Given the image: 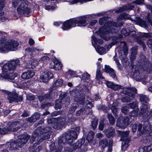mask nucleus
<instances>
[{
  "instance_id": "f257e3e1",
  "label": "nucleus",
  "mask_w": 152,
  "mask_h": 152,
  "mask_svg": "<svg viewBox=\"0 0 152 152\" xmlns=\"http://www.w3.org/2000/svg\"><path fill=\"white\" fill-rule=\"evenodd\" d=\"M41 128L38 127L32 135L30 140L31 143L33 142L35 140L36 142L34 144L32 148V152H39L40 150L42 148L41 146H39L37 148L36 147L44 139H48L50 137L51 134V128L49 127H46L45 129H42L41 131L40 130Z\"/></svg>"
},
{
  "instance_id": "f03ea898",
  "label": "nucleus",
  "mask_w": 152,
  "mask_h": 152,
  "mask_svg": "<svg viewBox=\"0 0 152 152\" xmlns=\"http://www.w3.org/2000/svg\"><path fill=\"white\" fill-rule=\"evenodd\" d=\"M20 64V61L18 59L8 61L2 67L1 76L9 80L14 79L17 76V74L13 72V71Z\"/></svg>"
},
{
  "instance_id": "7ed1b4c3",
  "label": "nucleus",
  "mask_w": 152,
  "mask_h": 152,
  "mask_svg": "<svg viewBox=\"0 0 152 152\" xmlns=\"http://www.w3.org/2000/svg\"><path fill=\"white\" fill-rule=\"evenodd\" d=\"M119 26L112 21H108L106 23L104 27L99 29V34L101 37L106 40L111 38L113 33L116 32L115 29Z\"/></svg>"
},
{
  "instance_id": "20e7f679",
  "label": "nucleus",
  "mask_w": 152,
  "mask_h": 152,
  "mask_svg": "<svg viewBox=\"0 0 152 152\" xmlns=\"http://www.w3.org/2000/svg\"><path fill=\"white\" fill-rule=\"evenodd\" d=\"M19 43L17 41L8 39L5 37L0 38V53H5L17 49Z\"/></svg>"
},
{
  "instance_id": "39448f33",
  "label": "nucleus",
  "mask_w": 152,
  "mask_h": 152,
  "mask_svg": "<svg viewBox=\"0 0 152 152\" xmlns=\"http://www.w3.org/2000/svg\"><path fill=\"white\" fill-rule=\"evenodd\" d=\"M87 16H81L75 19L64 22L61 27L63 30H67L76 26H84L87 25Z\"/></svg>"
},
{
  "instance_id": "423d86ee",
  "label": "nucleus",
  "mask_w": 152,
  "mask_h": 152,
  "mask_svg": "<svg viewBox=\"0 0 152 152\" xmlns=\"http://www.w3.org/2000/svg\"><path fill=\"white\" fill-rule=\"evenodd\" d=\"M134 66L132 68V72H134V77L135 79L138 81L144 80L147 78V76L144 77L141 72L142 71L148 72V73L152 72V66L151 64L149 62L144 63V64L139 67L137 69L135 70Z\"/></svg>"
},
{
  "instance_id": "0eeeda50",
  "label": "nucleus",
  "mask_w": 152,
  "mask_h": 152,
  "mask_svg": "<svg viewBox=\"0 0 152 152\" xmlns=\"http://www.w3.org/2000/svg\"><path fill=\"white\" fill-rule=\"evenodd\" d=\"M12 2L13 6L16 7L20 1L21 2L20 4L17 8V11L18 14L20 16H26L28 17L30 13V10L28 7L27 1L26 0H15Z\"/></svg>"
},
{
  "instance_id": "6e6552de",
  "label": "nucleus",
  "mask_w": 152,
  "mask_h": 152,
  "mask_svg": "<svg viewBox=\"0 0 152 152\" xmlns=\"http://www.w3.org/2000/svg\"><path fill=\"white\" fill-rule=\"evenodd\" d=\"M73 92L74 95V99L75 101L78 102L80 104L83 105L87 108H91L93 107V104L91 102L87 100H84V98L83 94H81L78 91Z\"/></svg>"
},
{
  "instance_id": "1a4fd4ad",
  "label": "nucleus",
  "mask_w": 152,
  "mask_h": 152,
  "mask_svg": "<svg viewBox=\"0 0 152 152\" xmlns=\"http://www.w3.org/2000/svg\"><path fill=\"white\" fill-rule=\"evenodd\" d=\"M118 133V135L121 137V140L122 141L121 148L122 150L124 151L128 147V143L129 140L127 137L129 134V131L123 132L119 130L117 131Z\"/></svg>"
},
{
  "instance_id": "9d476101",
  "label": "nucleus",
  "mask_w": 152,
  "mask_h": 152,
  "mask_svg": "<svg viewBox=\"0 0 152 152\" xmlns=\"http://www.w3.org/2000/svg\"><path fill=\"white\" fill-rule=\"evenodd\" d=\"M9 125V129H0V134H4L8 132L9 131L11 132H15L20 129L21 127V125L18 121H16L12 123H8Z\"/></svg>"
},
{
  "instance_id": "9b49d317",
  "label": "nucleus",
  "mask_w": 152,
  "mask_h": 152,
  "mask_svg": "<svg viewBox=\"0 0 152 152\" xmlns=\"http://www.w3.org/2000/svg\"><path fill=\"white\" fill-rule=\"evenodd\" d=\"M4 92L7 95V98L10 103H12L14 102H19L22 100V97L18 96L15 92L11 93L7 91H4Z\"/></svg>"
},
{
  "instance_id": "f8f14e48",
  "label": "nucleus",
  "mask_w": 152,
  "mask_h": 152,
  "mask_svg": "<svg viewBox=\"0 0 152 152\" xmlns=\"http://www.w3.org/2000/svg\"><path fill=\"white\" fill-rule=\"evenodd\" d=\"M77 137V133L76 132L73 130H71L65 135V142L67 144L71 143L73 142V139H76Z\"/></svg>"
},
{
  "instance_id": "ddd939ff",
  "label": "nucleus",
  "mask_w": 152,
  "mask_h": 152,
  "mask_svg": "<svg viewBox=\"0 0 152 152\" xmlns=\"http://www.w3.org/2000/svg\"><path fill=\"white\" fill-rule=\"evenodd\" d=\"M137 127L138 131L141 133L146 132L150 135L152 136V126L149 124L148 122H147L144 126L142 131V125L141 124H139L137 125Z\"/></svg>"
},
{
  "instance_id": "4468645a",
  "label": "nucleus",
  "mask_w": 152,
  "mask_h": 152,
  "mask_svg": "<svg viewBox=\"0 0 152 152\" xmlns=\"http://www.w3.org/2000/svg\"><path fill=\"white\" fill-rule=\"evenodd\" d=\"M129 120L127 117L124 118L121 116L117 120V126L121 129H124L128 125V121Z\"/></svg>"
},
{
  "instance_id": "2eb2a0df",
  "label": "nucleus",
  "mask_w": 152,
  "mask_h": 152,
  "mask_svg": "<svg viewBox=\"0 0 152 152\" xmlns=\"http://www.w3.org/2000/svg\"><path fill=\"white\" fill-rule=\"evenodd\" d=\"M18 139L17 140V142L19 143V145L22 146L25 144L30 138V136L26 133H24L18 137Z\"/></svg>"
},
{
  "instance_id": "dca6fc26",
  "label": "nucleus",
  "mask_w": 152,
  "mask_h": 152,
  "mask_svg": "<svg viewBox=\"0 0 152 152\" xmlns=\"http://www.w3.org/2000/svg\"><path fill=\"white\" fill-rule=\"evenodd\" d=\"M53 77V75L50 72L46 71L42 72L40 76V78L44 83H46Z\"/></svg>"
},
{
  "instance_id": "f3484780",
  "label": "nucleus",
  "mask_w": 152,
  "mask_h": 152,
  "mask_svg": "<svg viewBox=\"0 0 152 152\" xmlns=\"http://www.w3.org/2000/svg\"><path fill=\"white\" fill-rule=\"evenodd\" d=\"M55 124H53V127L55 129H61L65 124V119L64 118H56Z\"/></svg>"
},
{
  "instance_id": "a211bd4d",
  "label": "nucleus",
  "mask_w": 152,
  "mask_h": 152,
  "mask_svg": "<svg viewBox=\"0 0 152 152\" xmlns=\"http://www.w3.org/2000/svg\"><path fill=\"white\" fill-rule=\"evenodd\" d=\"M121 44V47H123L124 48V54L123 55H121L119 54V57L124 62H126L127 61V59L126 56L127 54L128 50L126 46V43L125 42H120Z\"/></svg>"
},
{
  "instance_id": "6ab92c4d",
  "label": "nucleus",
  "mask_w": 152,
  "mask_h": 152,
  "mask_svg": "<svg viewBox=\"0 0 152 152\" xmlns=\"http://www.w3.org/2000/svg\"><path fill=\"white\" fill-rule=\"evenodd\" d=\"M84 142V141L82 139L79 140L76 143L73 145L72 147L74 149H76L78 148V151L77 152H85L87 150V148L86 146H83V150L82 151L81 150L79 149V148L81 147L82 145Z\"/></svg>"
},
{
  "instance_id": "aec40b11",
  "label": "nucleus",
  "mask_w": 152,
  "mask_h": 152,
  "mask_svg": "<svg viewBox=\"0 0 152 152\" xmlns=\"http://www.w3.org/2000/svg\"><path fill=\"white\" fill-rule=\"evenodd\" d=\"M148 107L147 103L142 104L140 107V114L144 117H147L148 113Z\"/></svg>"
},
{
  "instance_id": "412c9836",
  "label": "nucleus",
  "mask_w": 152,
  "mask_h": 152,
  "mask_svg": "<svg viewBox=\"0 0 152 152\" xmlns=\"http://www.w3.org/2000/svg\"><path fill=\"white\" fill-rule=\"evenodd\" d=\"M94 133L92 131L89 132L87 135V140L91 146L94 145L96 143V140L94 139Z\"/></svg>"
},
{
  "instance_id": "4be33fe9",
  "label": "nucleus",
  "mask_w": 152,
  "mask_h": 152,
  "mask_svg": "<svg viewBox=\"0 0 152 152\" xmlns=\"http://www.w3.org/2000/svg\"><path fill=\"white\" fill-rule=\"evenodd\" d=\"M64 139H59L58 140V150L56 152H61V151L62 150V146L64 144V142L62 140ZM72 150L70 149L69 147H66L64 148V150L63 152H71Z\"/></svg>"
},
{
  "instance_id": "5701e85b",
  "label": "nucleus",
  "mask_w": 152,
  "mask_h": 152,
  "mask_svg": "<svg viewBox=\"0 0 152 152\" xmlns=\"http://www.w3.org/2000/svg\"><path fill=\"white\" fill-rule=\"evenodd\" d=\"M34 74V72L33 71L28 70L22 74L21 77L23 79H28L32 77Z\"/></svg>"
},
{
  "instance_id": "b1692460",
  "label": "nucleus",
  "mask_w": 152,
  "mask_h": 152,
  "mask_svg": "<svg viewBox=\"0 0 152 152\" xmlns=\"http://www.w3.org/2000/svg\"><path fill=\"white\" fill-rule=\"evenodd\" d=\"M19 145V143H18L17 140L16 141L12 142L11 143L8 142L6 145L7 147L9 149L12 150L21 148V146L20 145Z\"/></svg>"
},
{
  "instance_id": "393cba45",
  "label": "nucleus",
  "mask_w": 152,
  "mask_h": 152,
  "mask_svg": "<svg viewBox=\"0 0 152 152\" xmlns=\"http://www.w3.org/2000/svg\"><path fill=\"white\" fill-rule=\"evenodd\" d=\"M127 91H124L123 92V93L126 94L128 96L131 97L132 98L134 97V95L132 93L130 92V91H132L135 94H136L137 92V89L134 87H132L127 89Z\"/></svg>"
},
{
  "instance_id": "a878e982",
  "label": "nucleus",
  "mask_w": 152,
  "mask_h": 152,
  "mask_svg": "<svg viewBox=\"0 0 152 152\" xmlns=\"http://www.w3.org/2000/svg\"><path fill=\"white\" fill-rule=\"evenodd\" d=\"M107 86L114 90H116L121 88V86L119 85L114 84L110 81H107L106 83Z\"/></svg>"
},
{
  "instance_id": "bb28decb",
  "label": "nucleus",
  "mask_w": 152,
  "mask_h": 152,
  "mask_svg": "<svg viewBox=\"0 0 152 152\" xmlns=\"http://www.w3.org/2000/svg\"><path fill=\"white\" fill-rule=\"evenodd\" d=\"M118 100H116L114 101L112 105L110 106L109 107L111 109L113 113H115L118 111V109L116 107L118 106L119 104Z\"/></svg>"
},
{
  "instance_id": "cd10ccee",
  "label": "nucleus",
  "mask_w": 152,
  "mask_h": 152,
  "mask_svg": "<svg viewBox=\"0 0 152 152\" xmlns=\"http://www.w3.org/2000/svg\"><path fill=\"white\" fill-rule=\"evenodd\" d=\"M40 116V115L37 113H35L32 117L27 118L26 119V121L28 122L32 123L35 121L36 120L38 119Z\"/></svg>"
},
{
  "instance_id": "c85d7f7f",
  "label": "nucleus",
  "mask_w": 152,
  "mask_h": 152,
  "mask_svg": "<svg viewBox=\"0 0 152 152\" xmlns=\"http://www.w3.org/2000/svg\"><path fill=\"white\" fill-rule=\"evenodd\" d=\"M105 133L108 137H113L115 134V130L113 128L111 127L105 130Z\"/></svg>"
},
{
  "instance_id": "c756f323",
  "label": "nucleus",
  "mask_w": 152,
  "mask_h": 152,
  "mask_svg": "<svg viewBox=\"0 0 152 152\" xmlns=\"http://www.w3.org/2000/svg\"><path fill=\"white\" fill-rule=\"evenodd\" d=\"M63 81L61 79H58L54 83L51 89L52 90H55L58 86H61L63 84Z\"/></svg>"
},
{
  "instance_id": "7c9ffc66",
  "label": "nucleus",
  "mask_w": 152,
  "mask_h": 152,
  "mask_svg": "<svg viewBox=\"0 0 152 152\" xmlns=\"http://www.w3.org/2000/svg\"><path fill=\"white\" fill-rule=\"evenodd\" d=\"M139 152H152V144L147 147H141L139 149Z\"/></svg>"
},
{
  "instance_id": "2f4dec72",
  "label": "nucleus",
  "mask_w": 152,
  "mask_h": 152,
  "mask_svg": "<svg viewBox=\"0 0 152 152\" xmlns=\"http://www.w3.org/2000/svg\"><path fill=\"white\" fill-rule=\"evenodd\" d=\"M26 52L31 55H35L38 52L37 49L35 48H27L26 49Z\"/></svg>"
},
{
  "instance_id": "473e14b6",
  "label": "nucleus",
  "mask_w": 152,
  "mask_h": 152,
  "mask_svg": "<svg viewBox=\"0 0 152 152\" xmlns=\"http://www.w3.org/2000/svg\"><path fill=\"white\" fill-rule=\"evenodd\" d=\"M134 7L133 5L130 4H128L127 5L124 6L123 7H121L119 10L116 11L117 12L119 13L129 9H132Z\"/></svg>"
},
{
  "instance_id": "72a5a7b5",
  "label": "nucleus",
  "mask_w": 152,
  "mask_h": 152,
  "mask_svg": "<svg viewBox=\"0 0 152 152\" xmlns=\"http://www.w3.org/2000/svg\"><path fill=\"white\" fill-rule=\"evenodd\" d=\"M96 51L100 55L106 53V50L103 47H100L99 45L94 46Z\"/></svg>"
},
{
  "instance_id": "f704fd0d",
  "label": "nucleus",
  "mask_w": 152,
  "mask_h": 152,
  "mask_svg": "<svg viewBox=\"0 0 152 152\" xmlns=\"http://www.w3.org/2000/svg\"><path fill=\"white\" fill-rule=\"evenodd\" d=\"M138 97L142 104L147 103L146 102L148 100V98L146 95L143 94H139Z\"/></svg>"
},
{
  "instance_id": "c9c22d12",
  "label": "nucleus",
  "mask_w": 152,
  "mask_h": 152,
  "mask_svg": "<svg viewBox=\"0 0 152 152\" xmlns=\"http://www.w3.org/2000/svg\"><path fill=\"white\" fill-rule=\"evenodd\" d=\"M107 144L108 141L107 140H101L99 142V147L101 149H103L107 146Z\"/></svg>"
},
{
  "instance_id": "e433bc0d",
  "label": "nucleus",
  "mask_w": 152,
  "mask_h": 152,
  "mask_svg": "<svg viewBox=\"0 0 152 152\" xmlns=\"http://www.w3.org/2000/svg\"><path fill=\"white\" fill-rule=\"evenodd\" d=\"M81 78V80L83 81V82L86 81L88 82V81L90 78V75L88 73L86 72L82 75V77Z\"/></svg>"
},
{
  "instance_id": "4c0bfd02",
  "label": "nucleus",
  "mask_w": 152,
  "mask_h": 152,
  "mask_svg": "<svg viewBox=\"0 0 152 152\" xmlns=\"http://www.w3.org/2000/svg\"><path fill=\"white\" fill-rule=\"evenodd\" d=\"M56 61L57 62L56 63L54 69L56 70H58L61 69L62 67V65L60 61L56 59Z\"/></svg>"
},
{
  "instance_id": "58836bf2",
  "label": "nucleus",
  "mask_w": 152,
  "mask_h": 152,
  "mask_svg": "<svg viewBox=\"0 0 152 152\" xmlns=\"http://www.w3.org/2000/svg\"><path fill=\"white\" fill-rule=\"evenodd\" d=\"M5 4V2L4 0H0V16L4 14V13L1 11L4 8Z\"/></svg>"
},
{
  "instance_id": "ea45409f",
  "label": "nucleus",
  "mask_w": 152,
  "mask_h": 152,
  "mask_svg": "<svg viewBox=\"0 0 152 152\" xmlns=\"http://www.w3.org/2000/svg\"><path fill=\"white\" fill-rule=\"evenodd\" d=\"M132 32H133V29H132V30H129L128 29H126L125 28L123 29L121 32V34L125 36L129 35V34Z\"/></svg>"
},
{
  "instance_id": "a19ab883",
  "label": "nucleus",
  "mask_w": 152,
  "mask_h": 152,
  "mask_svg": "<svg viewBox=\"0 0 152 152\" xmlns=\"http://www.w3.org/2000/svg\"><path fill=\"white\" fill-rule=\"evenodd\" d=\"M122 37L121 35L120 36H119L117 37H112L113 39H112L114 41H113L108 46V48H111L112 47V46L113 45H114L116 43H117L118 42V41L115 40L116 39H118V38H121Z\"/></svg>"
},
{
  "instance_id": "79ce46f5",
  "label": "nucleus",
  "mask_w": 152,
  "mask_h": 152,
  "mask_svg": "<svg viewBox=\"0 0 152 152\" xmlns=\"http://www.w3.org/2000/svg\"><path fill=\"white\" fill-rule=\"evenodd\" d=\"M96 78L97 80L104 79V77L102 76L100 73L99 69H97Z\"/></svg>"
},
{
  "instance_id": "37998d69",
  "label": "nucleus",
  "mask_w": 152,
  "mask_h": 152,
  "mask_svg": "<svg viewBox=\"0 0 152 152\" xmlns=\"http://www.w3.org/2000/svg\"><path fill=\"white\" fill-rule=\"evenodd\" d=\"M107 117L110 123L112 125H113L115 123V120L112 115L110 114H108Z\"/></svg>"
},
{
  "instance_id": "c03bdc74",
  "label": "nucleus",
  "mask_w": 152,
  "mask_h": 152,
  "mask_svg": "<svg viewBox=\"0 0 152 152\" xmlns=\"http://www.w3.org/2000/svg\"><path fill=\"white\" fill-rule=\"evenodd\" d=\"M86 111V110L84 107H83L77 111L76 113V116H78L81 115L84 113Z\"/></svg>"
},
{
  "instance_id": "a18cd8bd",
  "label": "nucleus",
  "mask_w": 152,
  "mask_h": 152,
  "mask_svg": "<svg viewBox=\"0 0 152 152\" xmlns=\"http://www.w3.org/2000/svg\"><path fill=\"white\" fill-rule=\"evenodd\" d=\"M128 106L131 109H134L138 108V103L137 102H133L128 104Z\"/></svg>"
},
{
  "instance_id": "49530a36",
  "label": "nucleus",
  "mask_w": 152,
  "mask_h": 152,
  "mask_svg": "<svg viewBox=\"0 0 152 152\" xmlns=\"http://www.w3.org/2000/svg\"><path fill=\"white\" fill-rule=\"evenodd\" d=\"M39 62L37 59H33L31 61V68H33L37 66Z\"/></svg>"
},
{
  "instance_id": "de8ad7c7",
  "label": "nucleus",
  "mask_w": 152,
  "mask_h": 152,
  "mask_svg": "<svg viewBox=\"0 0 152 152\" xmlns=\"http://www.w3.org/2000/svg\"><path fill=\"white\" fill-rule=\"evenodd\" d=\"M62 102V101L61 99H58L56 101L55 107L56 109H60L61 108Z\"/></svg>"
},
{
  "instance_id": "09e8293b",
  "label": "nucleus",
  "mask_w": 152,
  "mask_h": 152,
  "mask_svg": "<svg viewBox=\"0 0 152 152\" xmlns=\"http://www.w3.org/2000/svg\"><path fill=\"white\" fill-rule=\"evenodd\" d=\"M139 109L137 108L133 110L129 113V115L131 116L136 117L138 115Z\"/></svg>"
},
{
  "instance_id": "8fccbe9b",
  "label": "nucleus",
  "mask_w": 152,
  "mask_h": 152,
  "mask_svg": "<svg viewBox=\"0 0 152 152\" xmlns=\"http://www.w3.org/2000/svg\"><path fill=\"white\" fill-rule=\"evenodd\" d=\"M92 41L94 42L95 44H97L98 43L100 45L102 44L103 43V41L101 39H97L96 38L94 37H92Z\"/></svg>"
},
{
  "instance_id": "3c124183",
  "label": "nucleus",
  "mask_w": 152,
  "mask_h": 152,
  "mask_svg": "<svg viewBox=\"0 0 152 152\" xmlns=\"http://www.w3.org/2000/svg\"><path fill=\"white\" fill-rule=\"evenodd\" d=\"M132 52L130 56V58L132 60L135 59L136 58V55L137 54L136 50L134 48H132L131 49Z\"/></svg>"
},
{
  "instance_id": "603ef678",
  "label": "nucleus",
  "mask_w": 152,
  "mask_h": 152,
  "mask_svg": "<svg viewBox=\"0 0 152 152\" xmlns=\"http://www.w3.org/2000/svg\"><path fill=\"white\" fill-rule=\"evenodd\" d=\"M47 99H50V94H48L44 96H40L39 97V99L40 101H42L45 98Z\"/></svg>"
},
{
  "instance_id": "864d4df0",
  "label": "nucleus",
  "mask_w": 152,
  "mask_h": 152,
  "mask_svg": "<svg viewBox=\"0 0 152 152\" xmlns=\"http://www.w3.org/2000/svg\"><path fill=\"white\" fill-rule=\"evenodd\" d=\"M129 107L128 105L124 106L122 108L121 110L122 112L125 114H127L129 111Z\"/></svg>"
},
{
  "instance_id": "5fc2aeb1",
  "label": "nucleus",
  "mask_w": 152,
  "mask_h": 152,
  "mask_svg": "<svg viewBox=\"0 0 152 152\" xmlns=\"http://www.w3.org/2000/svg\"><path fill=\"white\" fill-rule=\"evenodd\" d=\"M132 99V98L130 96H126L122 98V101L123 102H129Z\"/></svg>"
},
{
  "instance_id": "6e6d98bb",
  "label": "nucleus",
  "mask_w": 152,
  "mask_h": 152,
  "mask_svg": "<svg viewBox=\"0 0 152 152\" xmlns=\"http://www.w3.org/2000/svg\"><path fill=\"white\" fill-rule=\"evenodd\" d=\"M56 58H55L52 61L50 64L49 65V67L50 68L53 69H55V66L56 63H57V61H56Z\"/></svg>"
},
{
  "instance_id": "4d7b16f0",
  "label": "nucleus",
  "mask_w": 152,
  "mask_h": 152,
  "mask_svg": "<svg viewBox=\"0 0 152 152\" xmlns=\"http://www.w3.org/2000/svg\"><path fill=\"white\" fill-rule=\"evenodd\" d=\"M105 71L107 73L110 74L113 72V69L110 68L109 66L105 65Z\"/></svg>"
},
{
  "instance_id": "13d9d810",
  "label": "nucleus",
  "mask_w": 152,
  "mask_h": 152,
  "mask_svg": "<svg viewBox=\"0 0 152 152\" xmlns=\"http://www.w3.org/2000/svg\"><path fill=\"white\" fill-rule=\"evenodd\" d=\"M113 58L114 60L115 61L116 63L117 67L119 69H121V66L120 63H119L118 60L116 58V57L115 56L113 57Z\"/></svg>"
},
{
  "instance_id": "bf43d9fd",
  "label": "nucleus",
  "mask_w": 152,
  "mask_h": 152,
  "mask_svg": "<svg viewBox=\"0 0 152 152\" xmlns=\"http://www.w3.org/2000/svg\"><path fill=\"white\" fill-rule=\"evenodd\" d=\"M49 58V57L47 56H44L42 57L40 59L39 61V62H45Z\"/></svg>"
},
{
  "instance_id": "052dcab7",
  "label": "nucleus",
  "mask_w": 152,
  "mask_h": 152,
  "mask_svg": "<svg viewBox=\"0 0 152 152\" xmlns=\"http://www.w3.org/2000/svg\"><path fill=\"white\" fill-rule=\"evenodd\" d=\"M97 120H94L92 123L91 125L94 129H95L97 126L98 123Z\"/></svg>"
},
{
  "instance_id": "680f3d73",
  "label": "nucleus",
  "mask_w": 152,
  "mask_h": 152,
  "mask_svg": "<svg viewBox=\"0 0 152 152\" xmlns=\"http://www.w3.org/2000/svg\"><path fill=\"white\" fill-rule=\"evenodd\" d=\"M142 36L144 37H152V33H142Z\"/></svg>"
},
{
  "instance_id": "e2e57ef3",
  "label": "nucleus",
  "mask_w": 152,
  "mask_h": 152,
  "mask_svg": "<svg viewBox=\"0 0 152 152\" xmlns=\"http://www.w3.org/2000/svg\"><path fill=\"white\" fill-rule=\"evenodd\" d=\"M78 106L77 105H73V106L70 108L69 110V113H71L73 112L75 110H76V107Z\"/></svg>"
},
{
  "instance_id": "0e129e2a",
  "label": "nucleus",
  "mask_w": 152,
  "mask_h": 152,
  "mask_svg": "<svg viewBox=\"0 0 152 152\" xmlns=\"http://www.w3.org/2000/svg\"><path fill=\"white\" fill-rule=\"evenodd\" d=\"M121 18H123L125 19H131V18H130L128 16V15L126 13L121 14Z\"/></svg>"
},
{
  "instance_id": "69168bd1",
  "label": "nucleus",
  "mask_w": 152,
  "mask_h": 152,
  "mask_svg": "<svg viewBox=\"0 0 152 152\" xmlns=\"http://www.w3.org/2000/svg\"><path fill=\"white\" fill-rule=\"evenodd\" d=\"M137 20L138 22L140 24L143 25L144 26H146L145 22L141 19L139 18H138L137 19Z\"/></svg>"
},
{
  "instance_id": "338daca9",
  "label": "nucleus",
  "mask_w": 152,
  "mask_h": 152,
  "mask_svg": "<svg viewBox=\"0 0 152 152\" xmlns=\"http://www.w3.org/2000/svg\"><path fill=\"white\" fill-rule=\"evenodd\" d=\"M99 127L100 130H103L104 127V121H101L100 122Z\"/></svg>"
},
{
  "instance_id": "774afa93",
  "label": "nucleus",
  "mask_w": 152,
  "mask_h": 152,
  "mask_svg": "<svg viewBox=\"0 0 152 152\" xmlns=\"http://www.w3.org/2000/svg\"><path fill=\"white\" fill-rule=\"evenodd\" d=\"M113 141H111L110 142V144L108 145V149L107 152H111L112 151V146L111 145L113 143Z\"/></svg>"
}]
</instances>
